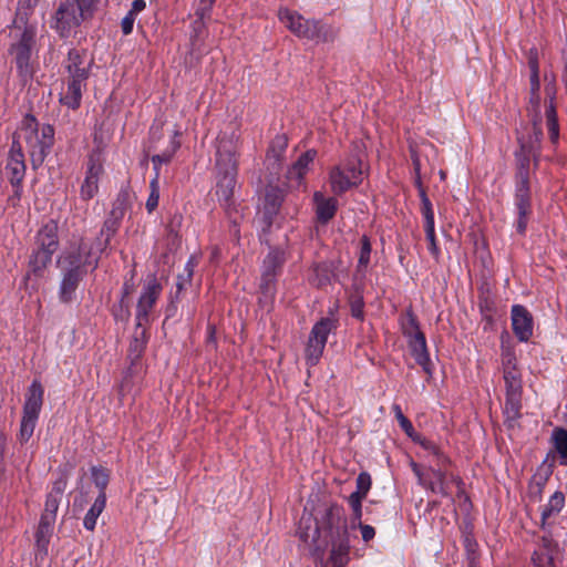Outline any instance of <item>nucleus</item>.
Returning a JSON list of instances; mask_svg holds the SVG:
<instances>
[{
    "label": "nucleus",
    "instance_id": "1",
    "mask_svg": "<svg viewBox=\"0 0 567 567\" xmlns=\"http://www.w3.org/2000/svg\"><path fill=\"white\" fill-rule=\"evenodd\" d=\"M53 142V126L45 124L39 130V124L34 116L27 115L23 118L21 127L13 138L6 165V174L11 185L22 184L25 175L22 144H25L32 167L37 169L43 164Z\"/></svg>",
    "mask_w": 567,
    "mask_h": 567
},
{
    "label": "nucleus",
    "instance_id": "2",
    "mask_svg": "<svg viewBox=\"0 0 567 567\" xmlns=\"http://www.w3.org/2000/svg\"><path fill=\"white\" fill-rule=\"evenodd\" d=\"M298 536L312 549L315 555L322 557L329 539L348 536L343 508L331 505L323 511L315 523L311 515H302L298 527Z\"/></svg>",
    "mask_w": 567,
    "mask_h": 567
},
{
    "label": "nucleus",
    "instance_id": "3",
    "mask_svg": "<svg viewBox=\"0 0 567 567\" xmlns=\"http://www.w3.org/2000/svg\"><path fill=\"white\" fill-rule=\"evenodd\" d=\"M99 256L96 250L89 243L81 240L78 247L66 250L59 260L61 269V284L59 298L62 302H70L73 299L79 284L87 274L97 267Z\"/></svg>",
    "mask_w": 567,
    "mask_h": 567
},
{
    "label": "nucleus",
    "instance_id": "4",
    "mask_svg": "<svg viewBox=\"0 0 567 567\" xmlns=\"http://www.w3.org/2000/svg\"><path fill=\"white\" fill-rule=\"evenodd\" d=\"M92 64L93 61L89 58L85 50L75 48L69 50L68 58L64 61V69L66 71L64 87L60 93V102L63 105L72 110L80 106Z\"/></svg>",
    "mask_w": 567,
    "mask_h": 567
},
{
    "label": "nucleus",
    "instance_id": "5",
    "mask_svg": "<svg viewBox=\"0 0 567 567\" xmlns=\"http://www.w3.org/2000/svg\"><path fill=\"white\" fill-rule=\"evenodd\" d=\"M216 168V196L223 205L229 206L234 196L237 176L236 143L234 140L225 136L218 137Z\"/></svg>",
    "mask_w": 567,
    "mask_h": 567
},
{
    "label": "nucleus",
    "instance_id": "6",
    "mask_svg": "<svg viewBox=\"0 0 567 567\" xmlns=\"http://www.w3.org/2000/svg\"><path fill=\"white\" fill-rule=\"evenodd\" d=\"M278 18L280 22L298 38L316 42H327L333 40L336 37L332 27L323 24L318 20L305 19L300 13L287 8L279 10Z\"/></svg>",
    "mask_w": 567,
    "mask_h": 567
},
{
    "label": "nucleus",
    "instance_id": "7",
    "mask_svg": "<svg viewBox=\"0 0 567 567\" xmlns=\"http://www.w3.org/2000/svg\"><path fill=\"white\" fill-rule=\"evenodd\" d=\"M99 0H65L55 14L52 28L68 38L85 19L90 18Z\"/></svg>",
    "mask_w": 567,
    "mask_h": 567
},
{
    "label": "nucleus",
    "instance_id": "8",
    "mask_svg": "<svg viewBox=\"0 0 567 567\" xmlns=\"http://www.w3.org/2000/svg\"><path fill=\"white\" fill-rule=\"evenodd\" d=\"M37 28L25 24L23 28L16 25L14 42L10 47V54L17 66L19 76L27 82L32 78V55L35 50Z\"/></svg>",
    "mask_w": 567,
    "mask_h": 567
},
{
    "label": "nucleus",
    "instance_id": "9",
    "mask_svg": "<svg viewBox=\"0 0 567 567\" xmlns=\"http://www.w3.org/2000/svg\"><path fill=\"white\" fill-rule=\"evenodd\" d=\"M363 181L361 159L351 156L333 166L329 172V184L331 192L341 195L349 189L357 187Z\"/></svg>",
    "mask_w": 567,
    "mask_h": 567
},
{
    "label": "nucleus",
    "instance_id": "10",
    "mask_svg": "<svg viewBox=\"0 0 567 567\" xmlns=\"http://www.w3.org/2000/svg\"><path fill=\"white\" fill-rule=\"evenodd\" d=\"M44 390L40 381L33 380L25 394L20 424L19 441L25 443L32 436L43 404Z\"/></svg>",
    "mask_w": 567,
    "mask_h": 567
},
{
    "label": "nucleus",
    "instance_id": "11",
    "mask_svg": "<svg viewBox=\"0 0 567 567\" xmlns=\"http://www.w3.org/2000/svg\"><path fill=\"white\" fill-rule=\"evenodd\" d=\"M285 262V254L280 249H271L266 256L261 267L259 289L262 298L260 301L270 302L275 297V282L278 271Z\"/></svg>",
    "mask_w": 567,
    "mask_h": 567
},
{
    "label": "nucleus",
    "instance_id": "12",
    "mask_svg": "<svg viewBox=\"0 0 567 567\" xmlns=\"http://www.w3.org/2000/svg\"><path fill=\"white\" fill-rule=\"evenodd\" d=\"M333 328L334 323L330 318H322L312 327L305 350L306 360L309 365H316L319 362L323 353L328 336Z\"/></svg>",
    "mask_w": 567,
    "mask_h": 567
},
{
    "label": "nucleus",
    "instance_id": "13",
    "mask_svg": "<svg viewBox=\"0 0 567 567\" xmlns=\"http://www.w3.org/2000/svg\"><path fill=\"white\" fill-rule=\"evenodd\" d=\"M163 287L155 276H148L136 306V322L138 327H143L150 320L157 299L162 293Z\"/></svg>",
    "mask_w": 567,
    "mask_h": 567
},
{
    "label": "nucleus",
    "instance_id": "14",
    "mask_svg": "<svg viewBox=\"0 0 567 567\" xmlns=\"http://www.w3.org/2000/svg\"><path fill=\"white\" fill-rule=\"evenodd\" d=\"M515 206L518 214L516 229L519 234H524L527 227L528 217L532 213L530 192L527 175L522 174L520 181L517 183L515 193Z\"/></svg>",
    "mask_w": 567,
    "mask_h": 567
},
{
    "label": "nucleus",
    "instance_id": "15",
    "mask_svg": "<svg viewBox=\"0 0 567 567\" xmlns=\"http://www.w3.org/2000/svg\"><path fill=\"white\" fill-rule=\"evenodd\" d=\"M68 481L64 475H61L56 478L53 484L51 491L47 495L44 511L41 515L40 522L54 524L56 519V512L59 509V505L61 503L63 493L66 488Z\"/></svg>",
    "mask_w": 567,
    "mask_h": 567
},
{
    "label": "nucleus",
    "instance_id": "16",
    "mask_svg": "<svg viewBox=\"0 0 567 567\" xmlns=\"http://www.w3.org/2000/svg\"><path fill=\"white\" fill-rule=\"evenodd\" d=\"M406 340L415 362L422 367L426 374L431 377L433 372V364L430 359L424 333L419 329L416 332L408 336Z\"/></svg>",
    "mask_w": 567,
    "mask_h": 567
},
{
    "label": "nucleus",
    "instance_id": "17",
    "mask_svg": "<svg viewBox=\"0 0 567 567\" xmlns=\"http://www.w3.org/2000/svg\"><path fill=\"white\" fill-rule=\"evenodd\" d=\"M512 328L522 342H527L533 336V317L530 312L522 305L512 307Z\"/></svg>",
    "mask_w": 567,
    "mask_h": 567
},
{
    "label": "nucleus",
    "instance_id": "18",
    "mask_svg": "<svg viewBox=\"0 0 567 567\" xmlns=\"http://www.w3.org/2000/svg\"><path fill=\"white\" fill-rule=\"evenodd\" d=\"M536 101H537L536 96L533 95V93H530L529 113L533 118V131H534L533 136H530L526 141L523 137H518V142L520 143L522 150L528 154H534L535 152H537L539 150V144L543 138V131H542V127L539 124V122H540V118H539L540 101L538 102V104H536Z\"/></svg>",
    "mask_w": 567,
    "mask_h": 567
},
{
    "label": "nucleus",
    "instance_id": "19",
    "mask_svg": "<svg viewBox=\"0 0 567 567\" xmlns=\"http://www.w3.org/2000/svg\"><path fill=\"white\" fill-rule=\"evenodd\" d=\"M284 193L279 187H266L262 205L259 213L262 214L264 221L267 226L272 224V219L278 214Z\"/></svg>",
    "mask_w": 567,
    "mask_h": 567
},
{
    "label": "nucleus",
    "instance_id": "20",
    "mask_svg": "<svg viewBox=\"0 0 567 567\" xmlns=\"http://www.w3.org/2000/svg\"><path fill=\"white\" fill-rule=\"evenodd\" d=\"M103 173V166L97 158L90 157L86 176L81 186V198L89 200L95 196L99 190L100 176Z\"/></svg>",
    "mask_w": 567,
    "mask_h": 567
},
{
    "label": "nucleus",
    "instance_id": "21",
    "mask_svg": "<svg viewBox=\"0 0 567 567\" xmlns=\"http://www.w3.org/2000/svg\"><path fill=\"white\" fill-rule=\"evenodd\" d=\"M542 548L536 550L533 556L535 567H556L555 559L558 556V544L550 537L544 536L542 539Z\"/></svg>",
    "mask_w": 567,
    "mask_h": 567
},
{
    "label": "nucleus",
    "instance_id": "22",
    "mask_svg": "<svg viewBox=\"0 0 567 567\" xmlns=\"http://www.w3.org/2000/svg\"><path fill=\"white\" fill-rule=\"evenodd\" d=\"M38 248L49 252H55L59 246L58 225L54 220L45 223L37 235Z\"/></svg>",
    "mask_w": 567,
    "mask_h": 567
},
{
    "label": "nucleus",
    "instance_id": "23",
    "mask_svg": "<svg viewBox=\"0 0 567 567\" xmlns=\"http://www.w3.org/2000/svg\"><path fill=\"white\" fill-rule=\"evenodd\" d=\"M313 202L316 204V214L319 221L326 224L333 218L338 206L336 198L326 197L321 192H316L313 194Z\"/></svg>",
    "mask_w": 567,
    "mask_h": 567
},
{
    "label": "nucleus",
    "instance_id": "24",
    "mask_svg": "<svg viewBox=\"0 0 567 567\" xmlns=\"http://www.w3.org/2000/svg\"><path fill=\"white\" fill-rule=\"evenodd\" d=\"M332 548L330 554V561L332 567H344L349 561L350 544L348 536L329 539Z\"/></svg>",
    "mask_w": 567,
    "mask_h": 567
},
{
    "label": "nucleus",
    "instance_id": "25",
    "mask_svg": "<svg viewBox=\"0 0 567 567\" xmlns=\"http://www.w3.org/2000/svg\"><path fill=\"white\" fill-rule=\"evenodd\" d=\"M54 524L40 522L35 533V557L44 558L53 533Z\"/></svg>",
    "mask_w": 567,
    "mask_h": 567
},
{
    "label": "nucleus",
    "instance_id": "26",
    "mask_svg": "<svg viewBox=\"0 0 567 567\" xmlns=\"http://www.w3.org/2000/svg\"><path fill=\"white\" fill-rule=\"evenodd\" d=\"M316 155L317 152L315 150H308L301 154L297 162L289 169L288 177L290 179L300 181L309 169V165L313 162Z\"/></svg>",
    "mask_w": 567,
    "mask_h": 567
},
{
    "label": "nucleus",
    "instance_id": "27",
    "mask_svg": "<svg viewBox=\"0 0 567 567\" xmlns=\"http://www.w3.org/2000/svg\"><path fill=\"white\" fill-rule=\"evenodd\" d=\"M446 471L444 463H436V467L431 468V477L427 487L435 494L446 495Z\"/></svg>",
    "mask_w": 567,
    "mask_h": 567
},
{
    "label": "nucleus",
    "instance_id": "28",
    "mask_svg": "<svg viewBox=\"0 0 567 567\" xmlns=\"http://www.w3.org/2000/svg\"><path fill=\"white\" fill-rule=\"evenodd\" d=\"M106 505V495L105 493H99L97 497L95 498L94 503L87 511L84 519L83 525L87 530H94L96 526V520L99 516L102 514Z\"/></svg>",
    "mask_w": 567,
    "mask_h": 567
},
{
    "label": "nucleus",
    "instance_id": "29",
    "mask_svg": "<svg viewBox=\"0 0 567 567\" xmlns=\"http://www.w3.org/2000/svg\"><path fill=\"white\" fill-rule=\"evenodd\" d=\"M144 0H134L126 16L121 21V29L124 35H128L133 31L136 17L145 9Z\"/></svg>",
    "mask_w": 567,
    "mask_h": 567
},
{
    "label": "nucleus",
    "instance_id": "30",
    "mask_svg": "<svg viewBox=\"0 0 567 567\" xmlns=\"http://www.w3.org/2000/svg\"><path fill=\"white\" fill-rule=\"evenodd\" d=\"M564 505V494L561 492H555L542 511V524L545 525L550 517L556 516L563 509Z\"/></svg>",
    "mask_w": 567,
    "mask_h": 567
},
{
    "label": "nucleus",
    "instance_id": "31",
    "mask_svg": "<svg viewBox=\"0 0 567 567\" xmlns=\"http://www.w3.org/2000/svg\"><path fill=\"white\" fill-rule=\"evenodd\" d=\"M551 441L556 452L559 455L560 465H567V431L563 427H556L551 433Z\"/></svg>",
    "mask_w": 567,
    "mask_h": 567
},
{
    "label": "nucleus",
    "instance_id": "32",
    "mask_svg": "<svg viewBox=\"0 0 567 567\" xmlns=\"http://www.w3.org/2000/svg\"><path fill=\"white\" fill-rule=\"evenodd\" d=\"M53 254L54 252L37 248L29 261L30 270L35 275H40L51 262Z\"/></svg>",
    "mask_w": 567,
    "mask_h": 567
},
{
    "label": "nucleus",
    "instance_id": "33",
    "mask_svg": "<svg viewBox=\"0 0 567 567\" xmlns=\"http://www.w3.org/2000/svg\"><path fill=\"white\" fill-rule=\"evenodd\" d=\"M545 117L549 140L554 145H556L559 141V125L557 121L556 109L551 102L546 105Z\"/></svg>",
    "mask_w": 567,
    "mask_h": 567
},
{
    "label": "nucleus",
    "instance_id": "34",
    "mask_svg": "<svg viewBox=\"0 0 567 567\" xmlns=\"http://www.w3.org/2000/svg\"><path fill=\"white\" fill-rule=\"evenodd\" d=\"M506 395H522V381L518 371L513 368L504 369Z\"/></svg>",
    "mask_w": 567,
    "mask_h": 567
},
{
    "label": "nucleus",
    "instance_id": "35",
    "mask_svg": "<svg viewBox=\"0 0 567 567\" xmlns=\"http://www.w3.org/2000/svg\"><path fill=\"white\" fill-rule=\"evenodd\" d=\"M198 265V259L196 256L192 255L185 264L183 274L177 276L176 288L177 292H181L187 286L190 285L194 270Z\"/></svg>",
    "mask_w": 567,
    "mask_h": 567
},
{
    "label": "nucleus",
    "instance_id": "36",
    "mask_svg": "<svg viewBox=\"0 0 567 567\" xmlns=\"http://www.w3.org/2000/svg\"><path fill=\"white\" fill-rule=\"evenodd\" d=\"M179 145H181L179 142L175 137H173L172 141L169 142V146L165 151H163L161 154H156V155L152 156L154 174H156V173L159 174V166L162 164H167L171 162L174 154L179 148Z\"/></svg>",
    "mask_w": 567,
    "mask_h": 567
},
{
    "label": "nucleus",
    "instance_id": "37",
    "mask_svg": "<svg viewBox=\"0 0 567 567\" xmlns=\"http://www.w3.org/2000/svg\"><path fill=\"white\" fill-rule=\"evenodd\" d=\"M128 207V194L121 192L113 203L109 218H112L118 223L122 221Z\"/></svg>",
    "mask_w": 567,
    "mask_h": 567
},
{
    "label": "nucleus",
    "instance_id": "38",
    "mask_svg": "<svg viewBox=\"0 0 567 567\" xmlns=\"http://www.w3.org/2000/svg\"><path fill=\"white\" fill-rule=\"evenodd\" d=\"M420 198H421V214L424 219V228H431L435 227L434 221V210L432 203L427 195L425 194L424 189H420Z\"/></svg>",
    "mask_w": 567,
    "mask_h": 567
},
{
    "label": "nucleus",
    "instance_id": "39",
    "mask_svg": "<svg viewBox=\"0 0 567 567\" xmlns=\"http://www.w3.org/2000/svg\"><path fill=\"white\" fill-rule=\"evenodd\" d=\"M150 190L151 192H150V195H148L145 206H146L147 212L152 213L158 206V200H159V174L158 173L154 174V177L150 182Z\"/></svg>",
    "mask_w": 567,
    "mask_h": 567
},
{
    "label": "nucleus",
    "instance_id": "40",
    "mask_svg": "<svg viewBox=\"0 0 567 567\" xmlns=\"http://www.w3.org/2000/svg\"><path fill=\"white\" fill-rule=\"evenodd\" d=\"M522 395H506L504 414L508 420H516L519 417V411L522 408L520 404Z\"/></svg>",
    "mask_w": 567,
    "mask_h": 567
},
{
    "label": "nucleus",
    "instance_id": "41",
    "mask_svg": "<svg viewBox=\"0 0 567 567\" xmlns=\"http://www.w3.org/2000/svg\"><path fill=\"white\" fill-rule=\"evenodd\" d=\"M120 224L121 223H118L112 218H109V217L105 219L104 225L101 229V236H105V239H104L103 244H101V243L99 244V247L96 250L102 251L109 245L110 239L117 231Z\"/></svg>",
    "mask_w": 567,
    "mask_h": 567
},
{
    "label": "nucleus",
    "instance_id": "42",
    "mask_svg": "<svg viewBox=\"0 0 567 567\" xmlns=\"http://www.w3.org/2000/svg\"><path fill=\"white\" fill-rule=\"evenodd\" d=\"M400 324L402 333L405 338L420 329L417 319L411 310H408L406 313L401 318Z\"/></svg>",
    "mask_w": 567,
    "mask_h": 567
},
{
    "label": "nucleus",
    "instance_id": "43",
    "mask_svg": "<svg viewBox=\"0 0 567 567\" xmlns=\"http://www.w3.org/2000/svg\"><path fill=\"white\" fill-rule=\"evenodd\" d=\"M91 474L93 483L100 489V493H105V488L110 480L109 472L103 467L93 466L91 468Z\"/></svg>",
    "mask_w": 567,
    "mask_h": 567
},
{
    "label": "nucleus",
    "instance_id": "44",
    "mask_svg": "<svg viewBox=\"0 0 567 567\" xmlns=\"http://www.w3.org/2000/svg\"><path fill=\"white\" fill-rule=\"evenodd\" d=\"M371 243L370 239L367 236H363L361 238V247L359 252V260H358V268L359 269H365L370 264V256H371Z\"/></svg>",
    "mask_w": 567,
    "mask_h": 567
},
{
    "label": "nucleus",
    "instance_id": "45",
    "mask_svg": "<svg viewBox=\"0 0 567 567\" xmlns=\"http://www.w3.org/2000/svg\"><path fill=\"white\" fill-rule=\"evenodd\" d=\"M287 145L288 141L286 136H276L268 151V156H274L276 159H279L281 154L286 151Z\"/></svg>",
    "mask_w": 567,
    "mask_h": 567
},
{
    "label": "nucleus",
    "instance_id": "46",
    "mask_svg": "<svg viewBox=\"0 0 567 567\" xmlns=\"http://www.w3.org/2000/svg\"><path fill=\"white\" fill-rule=\"evenodd\" d=\"M355 484L357 489L353 493L365 497L372 484L370 474L365 472L360 473L357 477Z\"/></svg>",
    "mask_w": 567,
    "mask_h": 567
},
{
    "label": "nucleus",
    "instance_id": "47",
    "mask_svg": "<svg viewBox=\"0 0 567 567\" xmlns=\"http://www.w3.org/2000/svg\"><path fill=\"white\" fill-rule=\"evenodd\" d=\"M365 497L359 495V494H355V493H351L350 496L348 497V503L352 509V513H353V519L354 520H361V517H362V501L364 499Z\"/></svg>",
    "mask_w": 567,
    "mask_h": 567
},
{
    "label": "nucleus",
    "instance_id": "48",
    "mask_svg": "<svg viewBox=\"0 0 567 567\" xmlns=\"http://www.w3.org/2000/svg\"><path fill=\"white\" fill-rule=\"evenodd\" d=\"M426 240L429 241L430 254L439 260L441 251L436 243L435 227L424 228Z\"/></svg>",
    "mask_w": 567,
    "mask_h": 567
},
{
    "label": "nucleus",
    "instance_id": "49",
    "mask_svg": "<svg viewBox=\"0 0 567 567\" xmlns=\"http://www.w3.org/2000/svg\"><path fill=\"white\" fill-rule=\"evenodd\" d=\"M546 484V478L542 476H534L529 484V494L535 501L540 499V495L543 493L544 486Z\"/></svg>",
    "mask_w": 567,
    "mask_h": 567
},
{
    "label": "nucleus",
    "instance_id": "50",
    "mask_svg": "<svg viewBox=\"0 0 567 567\" xmlns=\"http://www.w3.org/2000/svg\"><path fill=\"white\" fill-rule=\"evenodd\" d=\"M422 445L426 451H429L433 456L436 457L437 463H445L447 461V458L444 456L440 447L432 441H423Z\"/></svg>",
    "mask_w": 567,
    "mask_h": 567
},
{
    "label": "nucleus",
    "instance_id": "51",
    "mask_svg": "<svg viewBox=\"0 0 567 567\" xmlns=\"http://www.w3.org/2000/svg\"><path fill=\"white\" fill-rule=\"evenodd\" d=\"M394 411L401 427L410 435L411 431H413L412 423L403 415L399 405L394 406Z\"/></svg>",
    "mask_w": 567,
    "mask_h": 567
},
{
    "label": "nucleus",
    "instance_id": "52",
    "mask_svg": "<svg viewBox=\"0 0 567 567\" xmlns=\"http://www.w3.org/2000/svg\"><path fill=\"white\" fill-rule=\"evenodd\" d=\"M213 6L208 7V0H200V6L196 11V14L199 17V21L195 22V25L200 27L203 20L209 16Z\"/></svg>",
    "mask_w": 567,
    "mask_h": 567
},
{
    "label": "nucleus",
    "instance_id": "53",
    "mask_svg": "<svg viewBox=\"0 0 567 567\" xmlns=\"http://www.w3.org/2000/svg\"><path fill=\"white\" fill-rule=\"evenodd\" d=\"M315 272L317 276V278L315 280L316 285L323 286L329 281V274H328V270L326 267L317 266L315 268Z\"/></svg>",
    "mask_w": 567,
    "mask_h": 567
},
{
    "label": "nucleus",
    "instance_id": "54",
    "mask_svg": "<svg viewBox=\"0 0 567 567\" xmlns=\"http://www.w3.org/2000/svg\"><path fill=\"white\" fill-rule=\"evenodd\" d=\"M539 89H540V82H539V73L530 74V93L536 96V104H538L540 96H539Z\"/></svg>",
    "mask_w": 567,
    "mask_h": 567
},
{
    "label": "nucleus",
    "instance_id": "55",
    "mask_svg": "<svg viewBox=\"0 0 567 567\" xmlns=\"http://www.w3.org/2000/svg\"><path fill=\"white\" fill-rule=\"evenodd\" d=\"M351 313L357 319H363V301L361 298H358L351 302Z\"/></svg>",
    "mask_w": 567,
    "mask_h": 567
},
{
    "label": "nucleus",
    "instance_id": "56",
    "mask_svg": "<svg viewBox=\"0 0 567 567\" xmlns=\"http://www.w3.org/2000/svg\"><path fill=\"white\" fill-rule=\"evenodd\" d=\"M528 66L530 74L539 73L538 56L536 50H530L528 55Z\"/></svg>",
    "mask_w": 567,
    "mask_h": 567
},
{
    "label": "nucleus",
    "instance_id": "57",
    "mask_svg": "<svg viewBox=\"0 0 567 567\" xmlns=\"http://www.w3.org/2000/svg\"><path fill=\"white\" fill-rule=\"evenodd\" d=\"M359 526L361 529L362 539L364 542H369V540L373 539V537L375 535V530L371 525H364V524L359 523Z\"/></svg>",
    "mask_w": 567,
    "mask_h": 567
},
{
    "label": "nucleus",
    "instance_id": "58",
    "mask_svg": "<svg viewBox=\"0 0 567 567\" xmlns=\"http://www.w3.org/2000/svg\"><path fill=\"white\" fill-rule=\"evenodd\" d=\"M504 357V364H505V369L506 368H509V369H513L515 368V355L514 353L511 351V350H506L503 354Z\"/></svg>",
    "mask_w": 567,
    "mask_h": 567
},
{
    "label": "nucleus",
    "instance_id": "59",
    "mask_svg": "<svg viewBox=\"0 0 567 567\" xmlns=\"http://www.w3.org/2000/svg\"><path fill=\"white\" fill-rule=\"evenodd\" d=\"M13 187V195L11 196V200L13 203L16 202H19L20 198H21V194H22V185L21 184H17V185H12Z\"/></svg>",
    "mask_w": 567,
    "mask_h": 567
},
{
    "label": "nucleus",
    "instance_id": "60",
    "mask_svg": "<svg viewBox=\"0 0 567 567\" xmlns=\"http://www.w3.org/2000/svg\"><path fill=\"white\" fill-rule=\"evenodd\" d=\"M4 449H6V437L2 434H0V461L3 458Z\"/></svg>",
    "mask_w": 567,
    "mask_h": 567
},
{
    "label": "nucleus",
    "instance_id": "61",
    "mask_svg": "<svg viewBox=\"0 0 567 567\" xmlns=\"http://www.w3.org/2000/svg\"><path fill=\"white\" fill-rule=\"evenodd\" d=\"M168 233H169V236H172L174 239H176L178 237L177 231H175L173 228H171Z\"/></svg>",
    "mask_w": 567,
    "mask_h": 567
},
{
    "label": "nucleus",
    "instance_id": "62",
    "mask_svg": "<svg viewBox=\"0 0 567 567\" xmlns=\"http://www.w3.org/2000/svg\"><path fill=\"white\" fill-rule=\"evenodd\" d=\"M414 472H415V474L419 476L420 483H422V484H423V480H422V476H421V474H420V471L416 468V466H415V465H414Z\"/></svg>",
    "mask_w": 567,
    "mask_h": 567
},
{
    "label": "nucleus",
    "instance_id": "63",
    "mask_svg": "<svg viewBox=\"0 0 567 567\" xmlns=\"http://www.w3.org/2000/svg\"><path fill=\"white\" fill-rule=\"evenodd\" d=\"M124 293H125V295H127V293H128V286H127V285H125V286H124Z\"/></svg>",
    "mask_w": 567,
    "mask_h": 567
},
{
    "label": "nucleus",
    "instance_id": "64",
    "mask_svg": "<svg viewBox=\"0 0 567 567\" xmlns=\"http://www.w3.org/2000/svg\"><path fill=\"white\" fill-rule=\"evenodd\" d=\"M214 2H215V0H208V7H209V6H213V4H214Z\"/></svg>",
    "mask_w": 567,
    "mask_h": 567
}]
</instances>
